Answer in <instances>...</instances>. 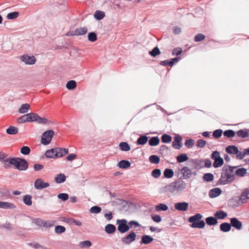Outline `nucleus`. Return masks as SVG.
<instances>
[{"mask_svg": "<svg viewBox=\"0 0 249 249\" xmlns=\"http://www.w3.org/2000/svg\"><path fill=\"white\" fill-rule=\"evenodd\" d=\"M202 215L197 213L189 218V222L192 223L191 227L193 228L202 229L204 227L205 223L203 220H200Z\"/></svg>", "mask_w": 249, "mask_h": 249, "instance_id": "obj_1", "label": "nucleus"}, {"mask_svg": "<svg viewBox=\"0 0 249 249\" xmlns=\"http://www.w3.org/2000/svg\"><path fill=\"white\" fill-rule=\"evenodd\" d=\"M12 161L15 168L19 171H25L28 168V164L27 161L24 159L20 158H15L14 160Z\"/></svg>", "mask_w": 249, "mask_h": 249, "instance_id": "obj_2", "label": "nucleus"}, {"mask_svg": "<svg viewBox=\"0 0 249 249\" xmlns=\"http://www.w3.org/2000/svg\"><path fill=\"white\" fill-rule=\"evenodd\" d=\"M186 187V183L182 180L180 179L174 181L168 185V188H172V191H181L185 189Z\"/></svg>", "mask_w": 249, "mask_h": 249, "instance_id": "obj_3", "label": "nucleus"}, {"mask_svg": "<svg viewBox=\"0 0 249 249\" xmlns=\"http://www.w3.org/2000/svg\"><path fill=\"white\" fill-rule=\"evenodd\" d=\"M53 135L54 131L52 130H48L43 132L41 140L42 144L46 145L50 143Z\"/></svg>", "mask_w": 249, "mask_h": 249, "instance_id": "obj_4", "label": "nucleus"}, {"mask_svg": "<svg viewBox=\"0 0 249 249\" xmlns=\"http://www.w3.org/2000/svg\"><path fill=\"white\" fill-rule=\"evenodd\" d=\"M117 223L118 224L117 230L121 233H125L129 231L130 227L127 225V221L123 219L117 220Z\"/></svg>", "mask_w": 249, "mask_h": 249, "instance_id": "obj_5", "label": "nucleus"}, {"mask_svg": "<svg viewBox=\"0 0 249 249\" xmlns=\"http://www.w3.org/2000/svg\"><path fill=\"white\" fill-rule=\"evenodd\" d=\"M136 237L135 232L131 231L128 235L123 237L121 241L124 244L129 245L136 240Z\"/></svg>", "mask_w": 249, "mask_h": 249, "instance_id": "obj_6", "label": "nucleus"}, {"mask_svg": "<svg viewBox=\"0 0 249 249\" xmlns=\"http://www.w3.org/2000/svg\"><path fill=\"white\" fill-rule=\"evenodd\" d=\"M20 60L27 65H33L36 62V59L33 55L24 54L20 57Z\"/></svg>", "mask_w": 249, "mask_h": 249, "instance_id": "obj_7", "label": "nucleus"}, {"mask_svg": "<svg viewBox=\"0 0 249 249\" xmlns=\"http://www.w3.org/2000/svg\"><path fill=\"white\" fill-rule=\"evenodd\" d=\"M49 183L44 182L42 178H37L34 182V186L36 189L41 190L48 187Z\"/></svg>", "mask_w": 249, "mask_h": 249, "instance_id": "obj_8", "label": "nucleus"}, {"mask_svg": "<svg viewBox=\"0 0 249 249\" xmlns=\"http://www.w3.org/2000/svg\"><path fill=\"white\" fill-rule=\"evenodd\" d=\"M181 173L182 174V177L184 179L189 178L192 174L196 175V173H192V170L188 167H183L180 170Z\"/></svg>", "mask_w": 249, "mask_h": 249, "instance_id": "obj_9", "label": "nucleus"}, {"mask_svg": "<svg viewBox=\"0 0 249 249\" xmlns=\"http://www.w3.org/2000/svg\"><path fill=\"white\" fill-rule=\"evenodd\" d=\"M33 113H29L18 118L17 121L18 123H25L26 122H33Z\"/></svg>", "mask_w": 249, "mask_h": 249, "instance_id": "obj_10", "label": "nucleus"}, {"mask_svg": "<svg viewBox=\"0 0 249 249\" xmlns=\"http://www.w3.org/2000/svg\"><path fill=\"white\" fill-rule=\"evenodd\" d=\"M230 225L237 230H241L242 228V223L236 217H232L230 219Z\"/></svg>", "mask_w": 249, "mask_h": 249, "instance_id": "obj_11", "label": "nucleus"}, {"mask_svg": "<svg viewBox=\"0 0 249 249\" xmlns=\"http://www.w3.org/2000/svg\"><path fill=\"white\" fill-rule=\"evenodd\" d=\"M175 208L179 211H186L189 207V203L186 202H177L175 204Z\"/></svg>", "mask_w": 249, "mask_h": 249, "instance_id": "obj_12", "label": "nucleus"}, {"mask_svg": "<svg viewBox=\"0 0 249 249\" xmlns=\"http://www.w3.org/2000/svg\"><path fill=\"white\" fill-rule=\"evenodd\" d=\"M181 141L182 138L178 135H176L174 137V141L172 142L173 147L175 149H179L182 146Z\"/></svg>", "mask_w": 249, "mask_h": 249, "instance_id": "obj_13", "label": "nucleus"}, {"mask_svg": "<svg viewBox=\"0 0 249 249\" xmlns=\"http://www.w3.org/2000/svg\"><path fill=\"white\" fill-rule=\"evenodd\" d=\"M68 149L65 148L56 147L55 155L56 158L62 157L68 153Z\"/></svg>", "mask_w": 249, "mask_h": 249, "instance_id": "obj_14", "label": "nucleus"}, {"mask_svg": "<svg viewBox=\"0 0 249 249\" xmlns=\"http://www.w3.org/2000/svg\"><path fill=\"white\" fill-rule=\"evenodd\" d=\"M33 122H36L39 124H46L48 120L45 118L40 117L37 114L33 113Z\"/></svg>", "mask_w": 249, "mask_h": 249, "instance_id": "obj_15", "label": "nucleus"}, {"mask_svg": "<svg viewBox=\"0 0 249 249\" xmlns=\"http://www.w3.org/2000/svg\"><path fill=\"white\" fill-rule=\"evenodd\" d=\"M222 193L221 190L219 188H214L210 190L209 196L210 198H214L219 196Z\"/></svg>", "mask_w": 249, "mask_h": 249, "instance_id": "obj_16", "label": "nucleus"}, {"mask_svg": "<svg viewBox=\"0 0 249 249\" xmlns=\"http://www.w3.org/2000/svg\"><path fill=\"white\" fill-rule=\"evenodd\" d=\"M16 208V206L13 203L8 202L0 201V208L5 209H14Z\"/></svg>", "mask_w": 249, "mask_h": 249, "instance_id": "obj_17", "label": "nucleus"}, {"mask_svg": "<svg viewBox=\"0 0 249 249\" xmlns=\"http://www.w3.org/2000/svg\"><path fill=\"white\" fill-rule=\"evenodd\" d=\"M154 240L153 238L148 235H144L142 236V239L140 241V244L147 245Z\"/></svg>", "mask_w": 249, "mask_h": 249, "instance_id": "obj_18", "label": "nucleus"}, {"mask_svg": "<svg viewBox=\"0 0 249 249\" xmlns=\"http://www.w3.org/2000/svg\"><path fill=\"white\" fill-rule=\"evenodd\" d=\"M226 152L230 154H236L239 153V150L235 145H230L226 148Z\"/></svg>", "mask_w": 249, "mask_h": 249, "instance_id": "obj_19", "label": "nucleus"}, {"mask_svg": "<svg viewBox=\"0 0 249 249\" xmlns=\"http://www.w3.org/2000/svg\"><path fill=\"white\" fill-rule=\"evenodd\" d=\"M224 176L227 177L228 179H233V178L234 177V175L233 174H231L229 171L228 170V168L227 166H224L222 168V172Z\"/></svg>", "mask_w": 249, "mask_h": 249, "instance_id": "obj_20", "label": "nucleus"}, {"mask_svg": "<svg viewBox=\"0 0 249 249\" xmlns=\"http://www.w3.org/2000/svg\"><path fill=\"white\" fill-rule=\"evenodd\" d=\"M116 227L111 224L107 225L105 227V231L108 234H112L116 231Z\"/></svg>", "mask_w": 249, "mask_h": 249, "instance_id": "obj_21", "label": "nucleus"}, {"mask_svg": "<svg viewBox=\"0 0 249 249\" xmlns=\"http://www.w3.org/2000/svg\"><path fill=\"white\" fill-rule=\"evenodd\" d=\"M15 158H4L3 160H2L1 161V162L4 163V167L5 168H8L10 166V165H12V161L13 160H14Z\"/></svg>", "mask_w": 249, "mask_h": 249, "instance_id": "obj_22", "label": "nucleus"}, {"mask_svg": "<svg viewBox=\"0 0 249 249\" xmlns=\"http://www.w3.org/2000/svg\"><path fill=\"white\" fill-rule=\"evenodd\" d=\"M220 230L223 232H228L231 230V225L227 222L222 223L220 225Z\"/></svg>", "mask_w": 249, "mask_h": 249, "instance_id": "obj_23", "label": "nucleus"}, {"mask_svg": "<svg viewBox=\"0 0 249 249\" xmlns=\"http://www.w3.org/2000/svg\"><path fill=\"white\" fill-rule=\"evenodd\" d=\"M233 181V179L230 180L226 177L223 173H221V177L218 180V184L221 185H225L229 182H231Z\"/></svg>", "mask_w": 249, "mask_h": 249, "instance_id": "obj_24", "label": "nucleus"}, {"mask_svg": "<svg viewBox=\"0 0 249 249\" xmlns=\"http://www.w3.org/2000/svg\"><path fill=\"white\" fill-rule=\"evenodd\" d=\"M236 134L238 137L242 138H246L249 136V133L247 129H240L237 131Z\"/></svg>", "mask_w": 249, "mask_h": 249, "instance_id": "obj_25", "label": "nucleus"}, {"mask_svg": "<svg viewBox=\"0 0 249 249\" xmlns=\"http://www.w3.org/2000/svg\"><path fill=\"white\" fill-rule=\"evenodd\" d=\"M214 216L216 219H223L227 216V213L224 211H217L214 213Z\"/></svg>", "mask_w": 249, "mask_h": 249, "instance_id": "obj_26", "label": "nucleus"}, {"mask_svg": "<svg viewBox=\"0 0 249 249\" xmlns=\"http://www.w3.org/2000/svg\"><path fill=\"white\" fill-rule=\"evenodd\" d=\"M207 224L209 226L215 225L217 223V220L215 217L209 216L205 219Z\"/></svg>", "mask_w": 249, "mask_h": 249, "instance_id": "obj_27", "label": "nucleus"}, {"mask_svg": "<svg viewBox=\"0 0 249 249\" xmlns=\"http://www.w3.org/2000/svg\"><path fill=\"white\" fill-rule=\"evenodd\" d=\"M30 109V106L29 104L26 103L22 104L18 109V112L21 114L27 113Z\"/></svg>", "mask_w": 249, "mask_h": 249, "instance_id": "obj_28", "label": "nucleus"}, {"mask_svg": "<svg viewBox=\"0 0 249 249\" xmlns=\"http://www.w3.org/2000/svg\"><path fill=\"white\" fill-rule=\"evenodd\" d=\"M131 163L126 160H122L118 163V166L122 169H125L130 167Z\"/></svg>", "mask_w": 249, "mask_h": 249, "instance_id": "obj_29", "label": "nucleus"}, {"mask_svg": "<svg viewBox=\"0 0 249 249\" xmlns=\"http://www.w3.org/2000/svg\"><path fill=\"white\" fill-rule=\"evenodd\" d=\"M148 137L146 135H141L137 141V143L139 145H144L148 141Z\"/></svg>", "mask_w": 249, "mask_h": 249, "instance_id": "obj_30", "label": "nucleus"}, {"mask_svg": "<svg viewBox=\"0 0 249 249\" xmlns=\"http://www.w3.org/2000/svg\"><path fill=\"white\" fill-rule=\"evenodd\" d=\"M55 151L56 147L54 148H52L51 149H49L46 151L45 153V155L47 158L55 159L56 158V157H55Z\"/></svg>", "mask_w": 249, "mask_h": 249, "instance_id": "obj_31", "label": "nucleus"}, {"mask_svg": "<svg viewBox=\"0 0 249 249\" xmlns=\"http://www.w3.org/2000/svg\"><path fill=\"white\" fill-rule=\"evenodd\" d=\"M160 141V139L157 136L153 137L150 139L148 143L150 146H156L159 144Z\"/></svg>", "mask_w": 249, "mask_h": 249, "instance_id": "obj_32", "label": "nucleus"}, {"mask_svg": "<svg viewBox=\"0 0 249 249\" xmlns=\"http://www.w3.org/2000/svg\"><path fill=\"white\" fill-rule=\"evenodd\" d=\"M177 160L178 163H181L187 161L189 158L186 154L183 153L177 157Z\"/></svg>", "mask_w": 249, "mask_h": 249, "instance_id": "obj_33", "label": "nucleus"}, {"mask_svg": "<svg viewBox=\"0 0 249 249\" xmlns=\"http://www.w3.org/2000/svg\"><path fill=\"white\" fill-rule=\"evenodd\" d=\"M32 196L30 195H26L23 197V201L27 206L32 204Z\"/></svg>", "mask_w": 249, "mask_h": 249, "instance_id": "obj_34", "label": "nucleus"}, {"mask_svg": "<svg viewBox=\"0 0 249 249\" xmlns=\"http://www.w3.org/2000/svg\"><path fill=\"white\" fill-rule=\"evenodd\" d=\"M66 176L63 174H59L55 177V181L57 183H61L65 181Z\"/></svg>", "mask_w": 249, "mask_h": 249, "instance_id": "obj_35", "label": "nucleus"}, {"mask_svg": "<svg viewBox=\"0 0 249 249\" xmlns=\"http://www.w3.org/2000/svg\"><path fill=\"white\" fill-rule=\"evenodd\" d=\"M240 199L242 201L249 199V187L246 188L241 194Z\"/></svg>", "mask_w": 249, "mask_h": 249, "instance_id": "obj_36", "label": "nucleus"}, {"mask_svg": "<svg viewBox=\"0 0 249 249\" xmlns=\"http://www.w3.org/2000/svg\"><path fill=\"white\" fill-rule=\"evenodd\" d=\"M119 147L120 149L123 151H128L130 149L129 145L126 142H120Z\"/></svg>", "mask_w": 249, "mask_h": 249, "instance_id": "obj_37", "label": "nucleus"}, {"mask_svg": "<svg viewBox=\"0 0 249 249\" xmlns=\"http://www.w3.org/2000/svg\"><path fill=\"white\" fill-rule=\"evenodd\" d=\"M213 163V166L214 168H218L221 167L224 163V160L222 158H220L217 159H215Z\"/></svg>", "mask_w": 249, "mask_h": 249, "instance_id": "obj_38", "label": "nucleus"}, {"mask_svg": "<svg viewBox=\"0 0 249 249\" xmlns=\"http://www.w3.org/2000/svg\"><path fill=\"white\" fill-rule=\"evenodd\" d=\"M6 133L9 135H15L18 133V128L15 126H10L6 129Z\"/></svg>", "mask_w": 249, "mask_h": 249, "instance_id": "obj_39", "label": "nucleus"}, {"mask_svg": "<svg viewBox=\"0 0 249 249\" xmlns=\"http://www.w3.org/2000/svg\"><path fill=\"white\" fill-rule=\"evenodd\" d=\"M235 173L236 176L243 177L247 174V169L244 168H239L235 171Z\"/></svg>", "mask_w": 249, "mask_h": 249, "instance_id": "obj_40", "label": "nucleus"}, {"mask_svg": "<svg viewBox=\"0 0 249 249\" xmlns=\"http://www.w3.org/2000/svg\"><path fill=\"white\" fill-rule=\"evenodd\" d=\"M164 176L167 178H170L174 176V171L171 169H166L163 172Z\"/></svg>", "mask_w": 249, "mask_h": 249, "instance_id": "obj_41", "label": "nucleus"}, {"mask_svg": "<svg viewBox=\"0 0 249 249\" xmlns=\"http://www.w3.org/2000/svg\"><path fill=\"white\" fill-rule=\"evenodd\" d=\"M149 161L154 164H158L160 162V158L155 155H152L149 157Z\"/></svg>", "mask_w": 249, "mask_h": 249, "instance_id": "obj_42", "label": "nucleus"}, {"mask_svg": "<svg viewBox=\"0 0 249 249\" xmlns=\"http://www.w3.org/2000/svg\"><path fill=\"white\" fill-rule=\"evenodd\" d=\"M213 175L212 173H205L203 176V179L205 181H212L213 180Z\"/></svg>", "mask_w": 249, "mask_h": 249, "instance_id": "obj_43", "label": "nucleus"}, {"mask_svg": "<svg viewBox=\"0 0 249 249\" xmlns=\"http://www.w3.org/2000/svg\"><path fill=\"white\" fill-rule=\"evenodd\" d=\"M105 16V13L99 10H97L94 14V17L97 20H101L103 19Z\"/></svg>", "mask_w": 249, "mask_h": 249, "instance_id": "obj_44", "label": "nucleus"}, {"mask_svg": "<svg viewBox=\"0 0 249 249\" xmlns=\"http://www.w3.org/2000/svg\"><path fill=\"white\" fill-rule=\"evenodd\" d=\"M168 209V206L163 203H160L156 206L155 209L157 211H165Z\"/></svg>", "mask_w": 249, "mask_h": 249, "instance_id": "obj_45", "label": "nucleus"}, {"mask_svg": "<svg viewBox=\"0 0 249 249\" xmlns=\"http://www.w3.org/2000/svg\"><path fill=\"white\" fill-rule=\"evenodd\" d=\"M161 140L163 143H169L172 141V137L165 134L162 135Z\"/></svg>", "mask_w": 249, "mask_h": 249, "instance_id": "obj_46", "label": "nucleus"}, {"mask_svg": "<svg viewBox=\"0 0 249 249\" xmlns=\"http://www.w3.org/2000/svg\"><path fill=\"white\" fill-rule=\"evenodd\" d=\"M88 31L87 28L86 27H81L76 29V33L77 36H81L85 35Z\"/></svg>", "mask_w": 249, "mask_h": 249, "instance_id": "obj_47", "label": "nucleus"}, {"mask_svg": "<svg viewBox=\"0 0 249 249\" xmlns=\"http://www.w3.org/2000/svg\"><path fill=\"white\" fill-rule=\"evenodd\" d=\"M223 135L228 138H232L235 136V133L233 130L229 129L223 132Z\"/></svg>", "mask_w": 249, "mask_h": 249, "instance_id": "obj_48", "label": "nucleus"}, {"mask_svg": "<svg viewBox=\"0 0 249 249\" xmlns=\"http://www.w3.org/2000/svg\"><path fill=\"white\" fill-rule=\"evenodd\" d=\"M76 87V83L74 80L68 81L66 84V88L69 89H73Z\"/></svg>", "mask_w": 249, "mask_h": 249, "instance_id": "obj_49", "label": "nucleus"}, {"mask_svg": "<svg viewBox=\"0 0 249 249\" xmlns=\"http://www.w3.org/2000/svg\"><path fill=\"white\" fill-rule=\"evenodd\" d=\"M149 53L151 56L155 57L160 53V51L158 47H155Z\"/></svg>", "mask_w": 249, "mask_h": 249, "instance_id": "obj_50", "label": "nucleus"}, {"mask_svg": "<svg viewBox=\"0 0 249 249\" xmlns=\"http://www.w3.org/2000/svg\"><path fill=\"white\" fill-rule=\"evenodd\" d=\"M55 232L57 234H61L64 232L66 229L64 226L58 225L55 227Z\"/></svg>", "mask_w": 249, "mask_h": 249, "instance_id": "obj_51", "label": "nucleus"}, {"mask_svg": "<svg viewBox=\"0 0 249 249\" xmlns=\"http://www.w3.org/2000/svg\"><path fill=\"white\" fill-rule=\"evenodd\" d=\"M88 37L89 40L91 42H94L97 39V35L94 32L89 33L88 35Z\"/></svg>", "mask_w": 249, "mask_h": 249, "instance_id": "obj_52", "label": "nucleus"}, {"mask_svg": "<svg viewBox=\"0 0 249 249\" xmlns=\"http://www.w3.org/2000/svg\"><path fill=\"white\" fill-rule=\"evenodd\" d=\"M101 211V208L98 206H94L92 207L90 210V213H98Z\"/></svg>", "mask_w": 249, "mask_h": 249, "instance_id": "obj_53", "label": "nucleus"}, {"mask_svg": "<svg viewBox=\"0 0 249 249\" xmlns=\"http://www.w3.org/2000/svg\"><path fill=\"white\" fill-rule=\"evenodd\" d=\"M205 38V36L204 35H203L202 34L199 33L195 36L194 37V41L195 42L201 41L203 40V39H204Z\"/></svg>", "mask_w": 249, "mask_h": 249, "instance_id": "obj_54", "label": "nucleus"}, {"mask_svg": "<svg viewBox=\"0 0 249 249\" xmlns=\"http://www.w3.org/2000/svg\"><path fill=\"white\" fill-rule=\"evenodd\" d=\"M18 15L19 13L18 12H13L9 13L7 16V18L9 19H14L16 18Z\"/></svg>", "mask_w": 249, "mask_h": 249, "instance_id": "obj_55", "label": "nucleus"}, {"mask_svg": "<svg viewBox=\"0 0 249 249\" xmlns=\"http://www.w3.org/2000/svg\"><path fill=\"white\" fill-rule=\"evenodd\" d=\"M31 152L30 148L27 146H23L20 149V152L23 155H28Z\"/></svg>", "mask_w": 249, "mask_h": 249, "instance_id": "obj_56", "label": "nucleus"}, {"mask_svg": "<svg viewBox=\"0 0 249 249\" xmlns=\"http://www.w3.org/2000/svg\"><path fill=\"white\" fill-rule=\"evenodd\" d=\"M222 133L223 131L222 129H216L213 132V136L215 138L218 139L221 136Z\"/></svg>", "mask_w": 249, "mask_h": 249, "instance_id": "obj_57", "label": "nucleus"}, {"mask_svg": "<svg viewBox=\"0 0 249 249\" xmlns=\"http://www.w3.org/2000/svg\"><path fill=\"white\" fill-rule=\"evenodd\" d=\"M184 144L187 148H191L194 145V140L192 139H189L185 141Z\"/></svg>", "mask_w": 249, "mask_h": 249, "instance_id": "obj_58", "label": "nucleus"}, {"mask_svg": "<svg viewBox=\"0 0 249 249\" xmlns=\"http://www.w3.org/2000/svg\"><path fill=\"white\" fill-rule=\"evenodd\" d=\"M160 170L159 169H155L153 170L151 173L152 176L155 178H158L160 176Z\"/></svg>", "mask_w": 249, "mask_h": 249, "instance_id": "obj_59", "label": "nucleus"}, {"mask_svg": "<svg viewBox=\"0 0 249 249\" xmlns=\"http://www.w3.org/2000/svg\"><path fill=\"white\" fill-rule=\"evenodd\" d=\"M57 197L62 201H66L69 198V195L66 193H60L58 195Z\"/></svg>", "mask_w": 249, "mask_h": 249, "instance_id": "obj_60", "label": "nucleus"}, {"mask_svg": "<svg viewBox=\"0 0 249 249\" xmlns=\"http://www.w3.org/2000/svg\"><path fill=\"white\" fill-rule=\"evenodd\" d=\"M80 245L81 248L90 247L91 246V243L90 241L86 240L82 241L80 243Z\"/></svg>", "mask_w": 249, "mask_h": 249, "instance_id": "obj_61", "label": "nucleus"}, {"mask_svg": "<svg viewBox=\"0 0 249 249\" xmlns=\"http://www.w3.org/2000/svg\"><path fill=\"white\" fill-rule=\"evenodd\" d=\"M206 144V142L203 139H199L197 140L196 142V146L199 148H203L204 147Z\"/></svg>", "mask_w": 249, "mask_h": 249, "instance_id": "obj_62", "label": "nucleus"}, {"mask_svg": "<svg viewBox=\"0 0 249 249\" xmlns=\"http://www.w3.org/2000/svg\"><path fill=\"white\" fill-rule=\"evenodd\" d=\"M211 158L213 160L221 158L219 152L217 151H213L211 154Z\"/></svg>", "mask_w": 249, "mask_h": 249, "instance_id": "obj_63", "label": "nucleus"}, {"mask_svg": "<svg viewBox=\"0 0 249 249\" xmlns=\"http://www.w3.org/2000/svg\"><path fill=\"white\" fill-rule=\"evenodd\" d=\"M151 218L152 220L156 223H159L161 221V218L160 216L158 214L152 215L151 216Z\"/></svg>", "mask_w": 249, "mask_h": 249, "instance_id": "obj_64", "label": "nucleus"}]
</instances>
